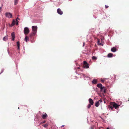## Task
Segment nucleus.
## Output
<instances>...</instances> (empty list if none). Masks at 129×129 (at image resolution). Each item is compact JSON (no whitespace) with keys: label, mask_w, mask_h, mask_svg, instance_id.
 I'll list each match as a JSON object with an SVG mask.
<instances>
[{"label":"nucleus","mask_w":129,"mask_h":129,"mask_svg":"<svg viewBox=\"0 0 129 129\" xmlns=\"http://www.w3.org/2000/svg\"><path fill=\"white\" fill-rule=\"evenodd\" d=\"M32 32L29 35V37L30 38H31L35 35L37 30V26H32Z\"/></svg>","instance_id":"nucleus-1"},{"label":"nucleus","mask_w":129,"mask_h":129,"mask_svg":"<svg viewBox=\"0 0 129 129\" xmlns=\"http://www.w3.org/2000/svg\"><path fill=\"white\" fill-rule=\"evenodd\" d=\"M29 30L28 28L25 27L24 30V33L25 35H27L29 33Z\"/></svg>","instance_id":"nucleus-2"},{"label":"nucleus","mask_w":129,"mask_h":129,"mask_svg":"<svg viewBox=\"0 0 129 129\" xmlns=\"http://www.w3.org/2000/svg\"><path fill=\"white\" fill-rule=\"evenodd\" d=\"M111 105H113V107L116 109L118 108L119 106V105H118L117 104L114 102H111Z\"/></svg>","instance_id":"nucleus-3"},{"label":"nucleus","mask_w":129,"mask_h":129,"mask_svg":"<svg viewBox=\"0 0 129 129\" xmlns=\"http://www.w3.org/2000/svg\"><path fill=\"white\" fill-rule=\"evenodd\" d=\"M5 16L9 18H12V14L10 13L7 12L5 14Z\"/></svg>","instance_id":"nucleus-4"},{"label":"nucleus","mask_w":129,"mask_h":129,"mask_svg":"<svg viewBox=\"0 0 129 129\" xmlns=\"http://www.w3.org/2000/svg\"><path fill=\"white\" fill-rule=\"evenodd\" d=\"M83 67L84 68H89L88 64V63L86 61H83Z\"/></svg>","instance_id":"nucleus-5"},{"label":"nucleus","mask_w":129,"mask_h":129,"mask_svg":"<svg viewBox=\"0 0 129 129\" xmlns=\"http://www.w3.org/2000/svg\"><path fill=\"white\" fill-rule=\"evenodd\" d=\"M100 89L101 92L105 93L106 92V89L105 87L103 86V87H101Z\"/></svg>","instance_id":"nucleus-6"},{"label":"nucleus","mask_w":129,"mask_h":129,"mask_svg":"<svg viewBox=\"0 0 129 129\" xmlns=\"http://www.w3.org/2000/svg\"><path fill=\"white\" fill-rule=\"evenodd\" d=\"M57 12L60 15H62L63 13V12L59 8L57 9Z\"/></svg>","instance_id":"nucleus-7"},{"label":"nucleus","mask_w":129,"mask_h":129,"mask_svg":"<svg viewBox=\"0 0 129 129\" xmlns=\"http://www.w3.org/2000/svg\"><path fill=\"white\" fill-rule=\"evenodd\" d=\"M102 102V100H99L98 101L96 102L95 103V106L96 107H98L100 105L99 102H100L101 103Z\"/></svg>","instance_id":"nucleus-8"},{"label":"nucleus","mask_w":129,"mask_h":129,"mask_svg":"<svg viewBox=\"0 0 129 129\" xmlns=\"http://www.w3.org/2000/svg\"><path fill=\"white\" fill-rule=\"evenodd\" d=\"M88 101L89 103L91 105H93L94 104V102L91 99H89Z\"/></svg>","instance_id":"nucleus-9"},{"label":"nucleus","mask_w":129,"mask_h":129,"mask_svg":"<svg viewBox=\"0 0 129 129\" xmlns=\"http://www.w3.org/2000/svg\"><path fill=\"white\" fill-rule=\"evenodd\" d=\"M11 36L12 37V41H14V38H15V35L14 34V32H12L11 34Z\"/></svg>","instance_id":"nucleus-10"},{"label":"nucleus","mask_w":129,"mask_h":129,"mask_svg":"<svg viewBox=\"0 0 129 129\" xmlns=\"http://www.w3.org/2000/svg\"><path fill=\"white\" fill-rule=\"evenodd\" d=\"M47 117V115L46 113H45L44 114H43L42 115V118L43 119H45Z\"/></svg>","instance_id":"nucleus-11"},{"label":"nucleus","mask_w":129,"mask_h":129,"mask_svg":"<svg viewBox=\"0 0 129 129\" xmlns=\"http://www.w3.org/2000/svg\"><path fill=\"white\" fill-rule=\"evenodd\" d=\"M17 45L18 47V49L19 50L20 48V44L19 41H18L17 42Z\"/></svg>","instance_id":"nucleus-12"},{"label":"nucleus","mask_w":129,"mask_h":129,"mask_svg":"<svg viewBox=\"0 0 129 129\" xmlns=\"http://www.w3.org/2000/svg\"><path fill=\"white\" fill-rule=\"evenodd\" d=\"M111 50L113 52H114L117 51V49L115 47H113L111 49Z\"/></svg>","instance_id":"nucleus-13"},{"label":"nucleus","mask_w":129,"mask_h":129,"mask_svg":"<svg viewBox=\"0 0 129 129\" xmlns=\"http://www.w3.org/2000/svg\"><path fill=\"white\" fill-rule=\"evenodd\" d=\"M97 86L99 88H100V89L101 88V87H103L102 86V84L101 83H99L97 85Z\"/></svg>","instance_id":"nucleus-14"},{"label":"nucleus","mask_w":129,"mask_h":129,"mask_svg":"<svg viewBox=\"0 0 129 129\" xmlns=\"http://www.w3.org/2000/svg\"><path fill=\"white\" fill-rule=\"evenodd\" d=\"M26 36L25 37L24 40L26 42H27V40H29V37L26 35H25Z\"/></svg>","instance_id":"nucleus-15"},{"label":"nucleus","mask_w":129,"mask_h":129,"mask_svg":"<svg viewBox=\"0 0 129 129\" xmlns=\"http://www.w3.org/2000/svg\"><path fill=\"white\" fill-rule=\"evenodd\" d=\"M107 56L108 57H112L113 56V54L111 53H109L108 54Z\"/></svg>","instance_id":"nucleus-16"},{"label":"nucleus","mask_w":129,"mask_h":129,"mask_svg":"<svg viewBox=\"0 0 129 129\" xmlns=\"http://www.w3.org/2000/svg\"><path fill=\"white\" fill-rule=\"evenodd\" d=\"M16 23V21L14 19H13L11 25L12 26H13Z\"/></svg>","instance_id":"nucleus-17"},{"label":"nucleus","mask_w":129,"mask_h":129,"mask_svg":"<svg viewBox=\"0 0 129 129\" xmlns=\"http://www.w3.org/2000/svg\"><path fill=\"white\" fill-rule=\"evenodd\" d=\"M18 0H15L14 1V4L15 5H17L18 3Z\"/></svg>","instance_id":"nucleus-18"},{"label":"nucleus","mask_w":129,"mask_h":129,"mask_svg":"<svg viewBox=\"0 0 129 129\" xmlns=\"http://www.w3.org/2000/svg\"><path fill=\"white\" fill-rule=\"evenodd\" d=\"M97 82V81L95 79H94L93 80V81H92V83L93 84H96V83Z\"/></svg>","instance_id":"nucleus-19"},{"label":"nucleus","mask_w":129,"mask_h":129,"mask_svg":"<svg viewBox=\"0 0 129 129\" xmlns=\"http://www.w3.org/2000/svg\"><path fill=\"white\" fill-rule=\"evenodd\" d=\"M108 108H109L111 109V110H112L113 108H114L113 105H111L108 106Z\"/></svg>","instance_id":"nucleus-20"},{"label":"nucleus","mask_w":129,"mask_h":129,"mask_svg":"<svg viewBox=\"0 0 129 129\" xmlns=\"http://www.w3.org/2000/svg\"><path fill=\"white\" fill-rule=\"evenodd\" d=\"M7 39V37L6 36L3 38V40L5 41H6Z\"/></svg>","instance_id":"nucleus-21"},{"label":"nucleus","mask_w":129,"mask_h":129,"mask_svg":"<svg viewBox=\"0 0 129 129\" xmlns=\"http://www.w3.org/2000/svg\"><path fill=\"white\" fill-rule=\"evenodd\" d=\"M97 58L95 56H93L92 57V59L93 60H96Z\"/></svg>","instance_id":"nucleus-22"},{"label":"nucleus","mask_w":129,"mask_h":129,"mask_svg":"<svg viewBox=\"0 0 129 129\" xmlns=\"http://www.w3.org/2000/svg\"><path fill=\"white\" fill-rule=\"evenodd\" d=\"M48 124H45L44 125H43V126L44 127H47L48 126Z\"/></svg>","instance_id":"nucleus-23"},{"label":"nucleus","mask_w":129,"mask_h":129,"mask_svg":"<svg viewBox=\"0 0 129 129\" xmlns=\"http://www.w3.org/2000/svg\"><path fill=\"white\" fill-rule=\"evenodd\" d=\"M91 105L90 104H89L87 106V107L88 108V109L90 108V107H91Z\"/></svg>","instance_id":"nucleus-24"},{"label":"nucleus","mask_w":129,"mask_h":129,"mask_svg":"<svg viewBox=\"0 0 129 129\" xmlns=\"http://www.w3.org/2000/svg\"><path fill=\"white\" fill-rule=\"evenodd\" d=\"M98 44L99 45H101L102 44L100 43V41L99 40H98Z\"/></svg>","instance_id":"nucleus-25"},{"label":"nucleus","mask_w":129,"mask_h":129,"mask_svg":"<svg viewBox=\"0 0 129 129\" xmlns=\"http://www.w3.org/2000/svg\"><path fill=\"white\" fill-rule=\"evenodd\" d=\"M98 44L99 45H101L102 44L100 43V41L99 40H98Z\"/></svg>","instance_id":"nucleus-26"},{"label":"nucleus","mask_w":129,"mask_h":129,"mask_svg":"<svg viewBox=\"0 0 129 129\" xmlns=\"http://www.w3.org/2000/svg\"><path fill=\"white\" fill-rule=\"evenodd\" d=\"M16 19V25H18V21L17 20V19Z\"/></svg>","instance_id":"nucleus-27"},{"label":"nucleus","mask_w":129,"mask_h":129,"mask_svg":"<svg viewBox=\"0 0 129 129\" xmlns=\"http://www.w3.org/2000/svg\"><path fill=\"white\" fill-rule=\"evenodd\" d=\"M105 81V80H103V79L101 80V82H103V83Z\"/></svg>","instance_id":"nucleus-28"},{"label":"nucleus","mask_w":129,"mask_h":129,"mask_svg":"<svg viewBox=\"0 0 129 129\" xmlns=\"http://www.w3.org/2000/svg\"><path fill=\"white\" fill-rule=\"evenodd\" d=\"M105 8H108V7H108V6H107V5H105Z\"/></svg>","instance_id":"nucleus-29"},{"label":"nucleus","mask_w":129,"mask_h":129,"mask_svg":"<svg viewBox=\"0 0 129 129\" xmlns=\"http://www.w3.org/2000/svg\"><path fill=\"white\" fill-rule=\"evenodd\" d=\"M3 5L2 4L1 6L0 7V10L3 7Z\"/></svg>","instance_id":"nucleus-30"},{"label":"nucleus","mask_w":129,"mask_h":129,"mask_svg":"<svg viewBox=\"0 0 129 129\" xmlns=\"http://www.w3.org/2000/svg\"><path fill=\"white\" fill-rule=\"evenodd\" d=\"M85 45V43L84 42L83 44V47Z\"/></svg>","instance_id":"nucleus-31"},{"label":"nucleus","mask_w":129,"mask_h":129,"mask_svg":"<svg viewBox=\"0 0 129 129\" xmlns=\"http://www.w3.org/2000/svg\"><path fill=\"white\" fill-rule=\"evenodd\" d=\"M16 19H17H17H18L19 20H20V19L18 18V17H17Z\"/></svg>","instance_id":"nucleus-32"},{"label":"nucleus","mask_w":129,"mask_h":129,"mask_svg":"<svg viewBox=\"0 0 129 129\" xmlns=\"http://www.w3.org/2000/svg\"><path fill=\"white\" fill-rule=\"evenodd\" d=\"M64 126V125H63L61 126V127L62 128V127H63Z\"/></svg>","instance_id":"nucleus-33"},{"label":"nucleus","mask_w":129,"mask_h":129,"mask_svg":"<svg viewBox=\"0 0 129 129\" xmlns=\"http://www.w3.org/2000/svg\"><path fill=\"white\" fill-rule=\"evenodd\" d=\"M107 129H110L108 127L107 128Z\"/></svg>","instance_id":"nucleus-34"},{"label":"nucleus","mask_w":129,"mask_h":129,"mask_svg":"<svg viewBox=\"0 0 129 129\" xmlns=\"http://www.w3.org/2000/svg\"><path fill=\"white\" fill-rule=\"evenodd\" d=\"M63 129H65L64 128H63Z\"/></svg>","instance_id":"nucleus-35"},{"label":"nucleus","mask_w":129,"mask_h":129,"mask_svg":"<svg viewBox=\"0 0 129 129\" xmlns=\"http://www.w3.org/2000/svg\"><path fill=\"white\" fill-rule=\"evenodd\" d=\"M128 99L129 100V99Z\"/></svg>","instance_id":"nucleus-36"}]
</instances>
